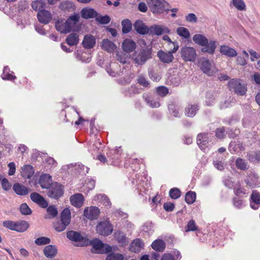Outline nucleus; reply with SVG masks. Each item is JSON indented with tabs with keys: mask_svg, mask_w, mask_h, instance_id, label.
Here are the masks:
<instances>
[{
	"mask_svg": "<svg viewBox=\"0 0 260 260\" xmlns=\"http://www.w3.org/2000/svg\"><path fill=\"white\" fill-rule=\"evenodd\" d=\"M193 42L199 46L203 47L201 48V51L204 53H208L213 54L216 48V42L214 41H210L201 34H196L192 37Z\"/></svg>",
	"mask_w": 260,
	"mask_h": 260,
	"instance_id": "1",
	"label": "nucleus"
},
{
	"mask_svg": "<svg viewBox=\"0 0 260 260\" xmlns=\"http://www.w3.org/2000/svg\"><path fill=\"white\" fill-rule=\"evenodd\" d=\"M150 11L155 14H160L169 9L166 7L169 4L165 0H149L147 2Z\"/></svg>",
	"mask_w": 260,
	"mask_h": 260,
	"instance_id": "2",
	"label": "nucleus"
},
{
	"mask_svg": "<svg viewBox=\"0 0 260 260\" xmlns=\"http://www.w3.org/2000/svg\"><path fill=\"white\" fill-rule=\"evenodd\" d=\"M180 56L185 62H194L197 54L196 49L192 47L185 46L181 48Z\"/></svg>",
	"mask_w": 260,
	"mask_h": 260,
	"instance_id": "3",
	"label": "nucleus"
},
{
	"mask_svg": "<svg viewBox=\"0 0 260 260\" xmlns=\"http://www.w3.org/2000/svg\"><path fill=\"white\" fill-rule=\"evenodd\" d=\"M179 49V45H176L175 47L169 51H164L161 50L157 52V55L160 61L164 63H170L173 62L174 57L173 55Z\"/></svg>",
	"mask_w": 260,
	"mask_h": 260,
	"instance_id": "4",
	"label": "nucleus"
},
{
	"mask_svg": "<svg viewBox=\"0 0 260 260\" xmlns=\"http://www.w3.org/2000/svg\"><path fill=\"white\" fill-rule=\"evenodd\" d=\"M48 189V196L50 198L55 200H57L61 197L64 193L63 186L57 182L52 183Z\"/></svg>",
	"mask_w": 260,
	"mask_h": 260,
	"instance_id": "5",
	"label": "nucleus"
},
{
	"mask_svg": "<svg viewBox=\"0 0 260 260\" xmlns=\"http://www.w3.org/2000/svg\"><path fill=\"white\" fill-rule=\"evenodd\" d=\"M82 245H84V246L91 245V251L92 253H102L105 251L103 249L105 245L98 239H93L90 240L87 238V240L84 241V243Z\"/></svg>",
	"mask_w": 260,
	"mask_h": 260,
	"instance_id": "6",
	"label": "nucleus"
},
{
	"mask_svg": "<svg viewBox=\"0 0 260 260\" xmlns=\"http://www.w3.org/2000/svg\"><path fill=\"white\" fill-rule=\"evenodd\" d=\"M228 86L231 91H233L240 95H244L247 90L246 87L242 85L239 80L235 79H232L229 81Z\"/></svg>",
	"mask_w": 260,
	"mask_h": 260,
	"instance_id": "7",
	"label": "nucleus"
},
{
	"mask_svg": "<svg viewBox=\"0 0 260 260\" xmlns=\"http://www.w3.org/2000/svg\"><path fill=\"white\" fill-rule=\"evenodd\" d=\"M96 231L99 235L107 236L112 233L113 226L109 221H103L97 224Z\"/></svg>",
	"mask_w": 260,
	"mask_h": 260,
	"instance_id": "8",
	"label": "nucleus"
},
{
	"mask_svg": "<svg viewBox=\"0 0 260 260\" xmlns=\"http://www.w3.org/2000/svg\"><path fill=\"white\" fill-rule=\"evenodd\" d=\"M152 57V52L151 48H145L142 50L138 55L134 57V60L138 64L142 65Z\"/></svg>",
	"mask_w": 260,
	"mask_h": 260,
	"instance_id": "9",
	"label": "nucleus"
},
{
	"mask_svg": "<svg viewBox=\"0 0 260 260\" xmlns=\"http://www.w3.org/2000/svg\"><path fill=\"white\" fill-rule=\"evenodd\" d=\"M67 237L71 241H74L75 242H79V243L77 244V246L84 247V245H82L84 243V241L87 240V238L84 237L79 232L70 231L67 233Z\"/></svg>",
	"mask_w": 260,
	"mask_h": 260,
	"instance_id": "10",
	"label": "nucleus"
},
{
	"mask_svg": "<svg viewBox=\"0 0 260 260\" xmlns=\"http://www.w3.org/2000/svg\"><path fill=\"white\" fill-rule=\"evenodd\" d=\"M171 71L172 72L169 73V75L167 79L168 83L174 86H177L181 82L182 73L177 70Z\"/></svg>",
	"mask_w": 260,
	"mask_h": 260,
	"instance_id": "11",
	"label": "nucleus"
},
{
	"mask_svg": "<svg viewBox=\"0 0 260 260\" xmlns=\"http://www.w3.org/2000/svg\"><path fill=\"white\" fill-rule=\"evenodd\" d=\"M201 70L202 71L209 76H213L217 72V69L213 67L208 59H204L201 62Z\"/></svg>",
	"mask_w": 260,
	"mask_h": 260,
	"instance_id": "12",
	"label": "nucleus"
},
{
	"mask_svg": "<svg viewBox=\"0 0 260 260\" xmlns=\"http://www.w3.org/2000/svg\"><path fill=\"white\" fill-rule=\"evenodd\" d=\"M100 213V209L95 206L86 207L84 210L83 215L90 220L98 218Z\"/></svg>",
	"mask_w": 260,
	"mask_h": 260,
	"instance_id": "13",
	"label": "nucleus"
},
{
	"mask_svg": "<svg viewBox=\"0 0 260 260\" xmlns=\"http://www.w3.org/2000/svg\"><path fill=\"white\" fill-rule=\"evenodd\" d=\"M30 198L33 202L38 204L41 208H46L48 207V202L39 193L35 192L30 193Z\"/></svg>",
	"mask_w": 260,
	"mask_h": 260,
	"instance_id": "14",
	"label": "nucleus"
},
{
	"mask_svg": "<svg viewBox=\"0 0 260 260\" xmlns=\"http://www.w3.org/2000/svg\"><path fill=\"white\" fill-rule=\"evenodd\" d=\"M148 29V33L157 36H160L164 34H169L170 32V30L168 27L158 25H152Z\"/></svg>",
	"mask_w": 260,
	"mask_h": 260,
	"instance_id": "15",
	"label": "nucleus"
},
{
	"mask_svg": "<svg viewBox=\"0 0 260 260\" xmlns=\"http://www.w3.org/2000/svg\"><path fill=\"white\" fill-rule=\"evenodd\" d=\"M38 20L42 23L48 24L52 19V15L49 11L40 10L37 14Z\"/></svg>",
	"mask_w": 260,
	"mask_h": 260,
	"instance_id": "16",
	"label": "nucleus"
},
{
	"mask_svg": "<svg viewBox=\"0 0 260 260\" xmlns=\"http://www.w3.org/2000/svg\"><path fill=\"white\" fill-rule=\"evenodd\" d=\"M211 134L209 133H200L197 137L198 145L202 149H204L209 141V137Z\"/></svg>",
	"mask_w": 260,
	"mask_h": 260,
	"instance_id": "17",
	"label": "nucleus"
},
{
	"mask_svg": "<svg viewBox=\"0 0 260 260\" xmlns=\"http://www.w3.org/2000/svg\"><path fill=\"white\" fill-rule=\"evenodd\" d=\"M258 176L256 173L250 171L248 174L245 180V182L247 185L249 186L250 187L253 188L258 184Z\"/></svg>",
	"mask_w": 260,
	"mask_h": 260,
	"instance_id": "18",
	"label": "nucleus"
},
{
	"mask_svg": "<svg viewBox=\"0 0 260 260\" xmlns=\"http://www.w3.org/2000/svg\"><path fill=\"white\" fill-rule=\"evenodd\" d=\"M84 198L82 194L75 193L70 197L71 204L75 207L80 208L83 205Z\"/></svg>",
	"mask_w": 260,
	"mask_h": 260,
	"instance_id": "19",
	"label": "nucleus"
},
{
	"mask_svg": "<svg viewBox=\"0 0 260 260\" xmlns=\"http://www.w3.org/2000/svg\"><path fill=\"white\" fill-rule=\"evenodd\" d=\"M135 30L139 34L146 35L149 32V28L141 20H137L134 24Z\"/></svg>",
	"mask_w": 260,
	"mask_h": 260,
	"instance_id": "20",
	"label": "nucleus"
},
{
	"mask_svg": "<svg viewBox=\"0 0 260 260\" xmlns=\"http://www.w3.org/2000/svg\"><path fill=\"white\" fill-rule=\"evenodd\" d=\"M250 207L254 210L258 208L260 205V193L256 190L252 192L250 196Z\"/></svg>",
	"mask_w": 260,
	"mask_h": 260,
	"instance_id": "21",
	"label": "nucleus"
},
{
	"mask_svg": "<svg viewBox=\"0 0 260 260\" xmlns=\"http://www.w3.org/2000/svg\"><path fill=\"white\" fill-rule=\"evenodd\" d=\"M43 253L46 257L48 258H52L57 255V247L55 245H47L44 248Z\"/></svg>",
	"mask_w": 260,
	"mask_h": 260,
	"instance_id": "22",
	"label": "nucleus"
},
{
	"mask_svg": "<svg viewBox=\"0 0 260 260\" xmlns=\"http://www.w3.org/2000/svg\"><path fill=\"white\" fill-rule=\"evenodd\" d=\"M52 181L51 176L48 174H44L41 176L39 183L42 188L48 189L52 184Z\"/></svg>",
	"mask_w": 260,
	"mask_h": 260,
	"instance_id": "23",
	"label": "nucleus"
},
{
	"mask_svg": "<svg viewBox=\"0 0 260 260\" xmlns=\"http://www.w3.org/2000/svg\"><path fill=\"white\" fill-rule=\"evenodd\" d=\"M220 52L222 55L229 57H235L237 55L236 50L225 45L220 46Z\"/></svg>",
	"mask_w": 260,
	"mask_h": 260,
	"instance_id": "24",
	"label": "nucleus"
},
{
	"mask_svg": "<svg viewBox=\"0 0 260 260\" xmlns=\"http://www.w3.org/2000/svg\"><path fill=\"white\" fill-rule=\"evenodd\" d=\"M79 18L80 16L79 14H75L70 16L66 21L67 26H68V29L70 30V32L73 30L74 27L75 28V26L79 21Z\"/></svg>",
	"mask_w": 260,
	"mask_h": 260,
	"instance_id": "25",
	"label": "nucleus"
},
{
	"mask_svg": "<svg viewBox=\"0 0 260 260\" xmlns=\"http://www.w3.org/2000/svg\"><path fill=\"white\" fill-rule=\"evenodd\" d=\"M95 44V38L91 35H86L82 42L83 47L86 49H91Z\"/></svg>",
	"mask_w": 260,
	"mask_h": 260,
	"instance_id": "26",
	"label": "nucleus"
},
{
	"mask_svg": "<svg viewBox=\"0 0 260 260\" xmlns=\"http://www.w3.org/2000/svg\"><path fill=\"white\" fill-rule=\"evenodd\" d=\"M136 47L135 42L131 39H125L122 43L123 50L127 53L133 51Z\"/></svg>",
	"mask_w": 260,
	"mask_h": 260,
	"instance_id": "27",
	"label": "nucleus"
},
{
	"mask_svg": "<svg viewBox=\"0 0 260 260\" xmlns=\"http://www.w3.org/2000/svg\"><path fill=\"white\" fill-rule=\"evenodd\" d=\"M144 244L142 240L137 239L134 240L129 246V250L135 253L140 251L143 248Z\"/></svg>",
	"mask_w": 260,
	"mask_h": 260,
	"instance_id": "28",
	"label": "nucleus"
},
{
	"mask_svg": "<svg viewBox=\"0 0 260 260\" xmlns=\"http://www.w3.org/2000/svg\"><path fill=\"white\" fill-rule=\"evenodd\" d=\"M13 189L15 192L19 196H25L29 193L28 188L18 183L14 184Z\"/></svg>",
	"mask_w": 260,
	"mask_h": 260,
	"instance_id": "29",
	"label": "nucleus"
},
{
	"mask_svg": "<svg viewBox=\"0 0 260 260\" xmlns=\"http://www.w3.org/2000/svg\"><path fill=\"white\" fill-rule=\"evenodd\" d=\"M101 47L104 50L110 53L113 52L116 49L115 44L108 39H104L102 41Z\"/></svg>",
	"mask_w": 260,
	"mask_h": 260,
	"instance_id": "30",
	"label": "nucleus"
},
{
	"mask_svg": "<svg viewBox=\"0 0 260 260\" xmlns=\"http://www.w3.org/2000/svg\"><path fill=\"white\" fill-rule=\"evenodd\" d=\"M151 247L156 251L162 252L166 248V243L162 240L157 239L152 242Z\"/></svg>",
	"mask_w": 260,
	"mask_h": 260,
	"instance_id": "31",
	"label": "nucleus"
},
{
	"mask_svg": "<svg viewBox=\"0 0 260 260\" xmlns=\"http://www.w3.org/2000/svg\"><path fill=\"white\" fill-rule=\"evenodd\" d=\"M71 213L70 210L67 208L63 210L60 215V220L69 225L71 222Z\"/></svg>",
	"mask_w": 260,
	"mask_h": 260,
	"instance_id": "32",
	"label": "nucleus"
},
{
	"mask_svg": "<svg viewBox=\"0 0 260 260\" xmlns=\"http://www.w3.org/2000/svg\"><path fill=\"white\" fill-rule=\"evenodd\" d=\"M59 8L63 11L70 12L75 9V6L72 2L66 1L60 3Z\"/></svg>",
	"mask_w": 260,
	"mask_h": 260,
	"instance_id": "33",
	"label": "nucleus"
},
{
	"mask_svg": "<svg viewBox=\"0 0 260 260\" xmlns=\"http://www.w3.org/2000/svg\"><path fill=\"white\" fill-rule=\"evenodd\" d=\"M243 149L242 145L240 142L232 141L229 146V150L231 153H236Z\"/></svg>",
	"mask_w": 260,
	"mask_h": 260,
	"instance_id": "34",
	"label": "nucleus"
},
{
	"mask_svg": "<svg viewBox=\"0 0 260 260\" xmlns=\"http://www.w3.org/2000/svg\"><path fill=\"white\" fill-rule=\"evenodd\" d=\"M199 110V106L196 104L188 105L185 108V114L188 117H193L196 114L197 111Z\"/></svg>",
	"mask_w": 260,
	"mask_h": 260,
	"instance_id": "35",
	"label": "nucleus"
},
{
	"mask_svg": "<svg viewBox=\"0 0 260 260\" xmlns=\"http://www.w3.org/2000/svg\"><path fill=\"white\" fill-rule=\"evenodd\" d=\"M55 28L61 34H68L70 32V30L68 29V26L66 22L63 21H58L55 23Z\"/></svg>",
	"mask_w": 260,
	"mask_h": 260,
	"instance_id": "36",
	"label": "nucleus"
},
{
	"mask_svg": "<svg viewBox=\"0 0 260 260\" xmlns=\"http://www.w3.org/2000/svg\"><path fill=\"white\" fill-rule=\"evenodd\" d=\"M66 41L70 46L76 45L79 43V35L76 33H72L66 38Z\"/></svg>",
	"mask_w": 260,
	"mask_h": 260,
	"instance_id": "37",
	"label": "nucleus"
},
{
	"mask_svg": "<svg viewBox=\"0 0 260 260\" xmlns=\"http://www.w3.org/2000/svg\"><path fill=\"white\" fill-rule=\"evenodd\" d=\"M96 14V12L92 9L83 8L81 11V15L84 19L93 18Z\"/></svg>",
	"mask_w": 260,
	"mask_h": 260,
	"instance_id": "38",
	"label": "nucleus"
},
{
	"mask_svg": "<svg viewBox=\"0 0 260 260\" xmlns=\"http://www.w3.org/2000/svg\"><path fill=\"white\" fill-rule=\"evenodd\" d=\"M29 227V224L26 221L15 222L14 231L18 232H23L27 230Z\"/></svg>",
	"mask_w": 260,
	"mask_h": 260,
	"instance_id": "39",
	"label": "nucleus"
},
{
	"mask_svg": "<svg viewBox=\"0 0 260 260\" xmlns=\"http://www.w3.org/2000/svg\"><path fill=\"white\" fill-rule=\"evenodd\" d=\"M115 238L117 242L121 245L124 246L128 244L125 235L121 232H117L115 233Z\"/></svg>",
	"mask_w": 260,
	"mask_h": 260,
	"instance_id": "40",
	"label": "nucleus"
},
{
	"mask_svg": "<svg viewBox=\"0 0 260 260\" xmlns=\"http://www.w3.org/2000/svg\"><path fill=\"white\" fill-rule=\"evenodd\" d=\"M22 174L23 177L30 178L34 174L33 167L30 165L24 166L22 169Z\"/></svg>",
	"mask_w": 260,
	"mask_h": 260,
	"instance_id": "41",
	"label": "nucleus"
},
{
	"mask_svg": "<svg viewBox=\"0 0 260 260\" xmlns=\"http://www.w3.org/2000/svg\"><path fill=\"white\" fill-rule=\"evenodd\" d=\"M122 25V31L124 34H127L129 32L132 28V23L131 21L128 19H125L122 21L121 22Z\"/></svg>",
	"mask_w": 260,
	"mask_h": 260,
	"instance_id": "42",
	"label": "nucleus"
},
{
	"mask_svg": "<svg viewBox=\"0 0 260 260\" xmlns=\"http://www.w3.org/2000/svg\"><path fill=\"white\" fill-rule=\"evenodd\" d=\"M235 165L236 167L241 170L245 171L248 169V166L245 160L239 157L236 159Z\"/></svg>",
	"mask_w": 260,
	"mask_h": 260,
	"instance_id": "43",
	"label": "nucleus"
},
{
	"mask_svg": "<svg viewBox=\"0 0 260 260\" xmlns=\"http://www.w3.org/2000/svg\"><path fill=\"white\" fill-rule=\"evenodd\" d=\"M177 34L180 37H183L185 39H188L190 37V34L188 30L185 27H180L177 29Z\"/></svg>",
	"mask_w": 260,
	"mask_h": 260,
	"instance_id": "44",
	"label": "nucleus"
},
{
	"mask_svg": "<svg viewBox=\"0 0 260 260\" xmlns=\"http://www.w3.org/2000/svg\"><path fill=\"white\" fill-rule=\"evenodd\" d=\"M196 199V193L194 191H188L185 194V201L188 204H191L194 203Z\"/></svg>",
	"mask_w": 260,
	"mask_h": 260,
	"instance_id": "45",
	"label": "nucleus"
},
{
	"mask_svg": "<svg viewBox=\"0 0 260 260\" xmlns=\"http://www.w3.org/2000/svg\"><path fill=\"white\" fill-rule=\"evenodd\" d=\"M21 213L24 215H30L32 213L31 209L28 207L26 203L22 204L19 207Z\"/></svg>",
	"mask_w": 260,
	"mask_h": 260,
	"instance_id": "46",
	"label": "nucleus"
},
{
	"mask_svg": "<svg viewBox=\"0 0 260 260\" xmlns=\"http://www.w3.org/2000/svg\"><path fill=\"white\" fill-rule=\"evenodd\" d=\"M216 96V93L211 91H209L206 92V103L208 106L211 105L214 102Z\"/></svg>",
	"mask_w": 260,
	"mask_h": 260,
	"instance_id": "47",
	"label": "nucleus"
},
{
	"mask_svg": "<svg viewBox=\"0 0 260 260\" xmlns=\"http://www.w3.org/2000/svg\"><path fill=\"white\" fill-rule=\"evenodd\" d=\"M233 6L239 11L245 10L246 6L243 0H232Z\"/></svg>",
	"mask_w": 260,
	"mask_h": 260,
	"instance_id": "48",
	"label": "nucleus"
},
{
	"mask_svg": "<svg viewBox=\"0 0 260 260\" xmlns=\"http://www.w3.org/2000/svg\"><path fill=\"white\" fill-rule=\"evenodd\" d=\"M50 242V239L46 237H39L36 239L35 241V244L39 246L49 244Z\"/></svg>",
	"mask_w": 260,
	"mask_h": 260,
	"instance_id": "49",
	"label": "nucleus"
},
{
	"mask_svg": "<svg viewBox=\"0 0 260 260\" xmlns=\"http://www.w3.org/2000/svg\"><path fill=\"white\" fill-rule=\"evenodd\" d=\"M9 69L8 67H5L3 70L2 77L4 80H12L15 79L16 77L15 76L9 73Z\"/></svg>",
	"mask_w": 260,
	"mask_h": 260,
	"instance_id": "50",
	"label": "nucleus"
},
{
	"mask_svg": "<svg viewBox=\"0 0 260 260\" xmlns=\"http://www.w3.org/2000/svg\"><path fill=\"white\" fill-rule=\"evenodd\" d=\"M249 160L251 162L256 161H260V151H256L250 153L248 154Z\"/></svg>",
	"mask_w": 260,
	"mask_h": 260,
	"instance_id": "51",
	"label": "nucleus"
},
{
	"mask_svg": "<svg viewBox=\"0 0 260 260\" xmlns=\"http://www.w3.org/2000/svg\"><path fill=\"white\" fill-rule=\"evenodd\" d=\"M181 191L178 188H173L169 191V196L173 199H177L181 196Z\"/></svg>",
	"mask_w": 260,
	"mask_h": 260,
	"instance_id": "52",
	"label": "nucleus"
},
{
	"mask_svg": "<svg viewBox=\"0 0 260 260\" xmlns=\"http://www.w3.org/2000/svg\"><path fill=\"white\" fill-rule=\"evenodd\" d=\"M68 225L63 223L61 220L60 221H57L54 223V229L58 232H61L64 231Z\"/></svg>",
	"mask_w": 260,
	"mask_h": 260,
	"instance_id": "53",
	"label": "nucleus"
},
{
	"mask_svg": "<svg viewBox=\"0 0 260 260\" xmlns=\"http://www.w3.org/2000/svg\"><path fill=\"white\" fill-rule=\"evenodd\" d=\"M47 212L48 215L50 216L49 218H54L57 215L58 211L57 208L52 205L49 206L47 208Z\"/></svg>",
	"mask_w": 260,
	"mask_h": 260,
	"instance_id": "54",
	"label": "nucleus"
},
{
	"mask_svg": "<svg viewBox=\"0 0 260 260\" xmlns=\"http://www.w3.org/2000/svg\"><path fill=\"white\" fill-rule=\"evenodd\" d=\"M233 203L234 206L238 209H241L244 206V201L238 197L233 198Z\"/></svg>",
	"mask_w": 260,
	"mask_h": 260,
	"instance_id": "55",
	"label": "nucleus"
},
{
	"mask_svg": "<svg viewBox=\"0 0 260 260\" xmlns=\"http://www.w3.org/2000/svg\"><path fill=\"white\" fill-rule=\"evenodd\" d=\"M106 260H123V256L119 253H112L107 255Z\"/></svg>",
	"mask_w": 260,
	"mask_h": 260,
	"instance_id": "56",
	"label": "nucleus"
},
{
	"mask_svg": "<svg viewBox=\"0 0 260 260\" xmlns=\"http://www.w3.org/2000/svg\"><path fill=\"white\" fill-rule=\"evenodd\" d=\"M95 20L102 24H107L110 22L111 18L109 16L105 15L104 16L97 17Z\"/></svg>",
	"mask_w": 260,
	"mask_h": 260,
	"instance_id": "57",
	"label": "nucleus"
},
{
	"mask_svg": "<svg viewBox=\"0 0 260 260\" xmlns=\"http://www.w3.org/2000/svg\"><path fill=\"white\" fill-rule=\"evenodd\" d=\"M156 91L159 96L164 97L168 93L169 89L167 87L161 86H159L156 88Z\"/></svg>",
	"mask_w": 260,
	"mask_h": 260,
	"instance_id": "58",
	"label": "nucleus"
},
{
	"mask_svg": "<svg viewBox=\"0 0 260 260\" xmlns=\"http://www.w3.org/2000/svg\"><path fill=\"white\" fill-rule=\"evenodd\" d=\"M197 230V227L196 225L195 221L191 219L190 220L185 228V232L195 231Z\"/></svg>",
	"mask_w": 260,
	"mask_h": 260,
	"instance_id": "59",
	"label": "nucleus"
},
{
	"mask_svg": "<svg viewBox=\"0 0 260 260\" xmlns=\"http://www.w3.org/2000/svg\"><path fill=\"white\" fill-rule=\"evenodd\" d=\"M215 136L219 139H222L225 137V128L224 127L217 128L215 131Z\"/></svg>",
	"mask_w": 260,
	"mask_h": 260,
	"instance_id": "60",
	"label": "nucleus"
},
{
	"mask_svg": "<svg viewBox=\"0 0 260 260\" xmlns=\"http://www.w3.org/2000/svg\"><path fill=\"white\" fill-rule=\"evenodd\" d=\"M138 83L141 85L145 87H149V82L146 80V79L142 75H140L138 77L137 79Z\"/></svg>",
	"mask_w": 260,
	"mask_h": 260,
	"instance_id": "61",
	"label": "nucleus"
},
{
	"mask_svg": "<svg viewBox=\"0 0 260 260\" xmlns=\"http://www.w3.org/2000/svg\"><path fill=\"white\" fill-rule=\"evenodd\" d=\"M15 222L12 220H6L3 223L4 227L11 230L14 231Z\"/></svg>",
	"mask_w": 260,
	"mask_h": 260,
	"instance_id": "62",
	"label": "nucleus"
},
{
	"mask_svg": "<svg viewBox=\"0 0 260 260\" xmlns=\"http://www.w3.org/2000/svg\"><path fill=\"white\" fill-rule=\"evenodd\" d=\"M145 102L151 107L156 108L159 106V103L157 102H155L149 97L145 98Z\"/></svg>",
	"mask_w": 260,
	"mask_h": 260,
	"instance_id": "63",
	"label": "nucleus"
},
{
	"mask_svg": "<svg viewBox=\"0 0 260 260\" xmlns=\"http://www.w3.org/2000/svg\"><path fill=\"white\" fill-rule=\"evenodd\" d=\"M185 20L189 22L196 23L198 21V18L193 13H189L185 17Z\"/></svg>",
	"mask_w": 260,
	"mask_h": 260,
	"instance_id": "64",
	"label": "nucleus"
}]
</instances>
